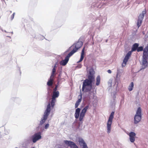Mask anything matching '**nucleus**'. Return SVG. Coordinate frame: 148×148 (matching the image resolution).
<instances>
[{
	"instance_id": "1",
	"label": "nucleus",
	"mask_w": 148,
	"mask_h": 148,
	"mask_svg": "<svg viewBox=\"0 0 148 148\" xmlns=\"http://www.w3.org/2000/svg\"><path fill=\"white\" fill-rule=\"evenodd\" d=\"M95 71L92 69H89V75L88 79H85L83 82L82 91L84 92H88L91 90L92 83L95 80Z\"/></svg>"
},
{
	"instance_id": "2",
	"label": "nucleus",
	"mask_w": 148,
	"mask_h": 148,
	"mask_svg": "<svg viewBox=\"0 0 148 148\" xmlns=\"http://www.w3.org/2000/svg\"><path fill=\"white\" fill-rule=\"evenodd\" d=\"M139 45L138 43H135L132 46L131 51H129L125 56L123 61L122 66V67H124L126 64L127 62L129 59L132 52L137 50Z\"/></svg>"
},
{
	"instance_id": "3",
	"label": "nucleus",
	"mask_w": 148,
	"mask_h": 148,
	"mask_svg": "<svg viewBox=\"0 0 148 148\" xmlns=\"http://www.w3.org/2000/svg\"><path fill=\"white\" fill-rule=\"evenodd\" d=\"M83 45V42L81 41H78L70 47L71 51L70 53L73 55L80 49Z\"/></svg>"
},
{
	"instance_id": "4",
	"label": "nucleus",
	"mask_w": 148,
	"mask_h": 148,
	"mask_svg": "<svg viewBox=\"0 0 148 148\" xmlns=\"http://www.w3.org/2000/svg\"><path fill=\"white\" fill-rule=\"evenodd\" d=\"M51 106H50V103H48L47 109L44 113L43 117L40 121V124L42 125L43 124L45 121L47 119L51 111Z\"/></svg>"
},
{
	"instance_id": "5",
	"label": "nucleus",
	"mask_w": 148,
	"mask_h": 148,
	"mask_svg": "<svg viewBox=\"0 0 148 148\" xmlns=\"http://www.w3.org/2000/svg\"><path fill=\"white\" fill-rule=\"evenodd\" d=\"M141 119V109L139 107L136 112L134 117V123L135 124L138 123Z\"/></svg>"
},
{
	"instance_id": "6",
	"label": "nucleus",
	"mask_w": 148,
	"mask_h": 148,
	"mask_svg": "<svg viewBox=\"0 0 148 148\" xmlns=\"http://www.w3.org/2000/svg\"><path fill=\"white\" fill-rule=\"evenodd\" d=\"M59 95V92H53L52 95L51 100L50 103H49L51 105L52 108H53L55 103L56 101V98L58 97Z\"/></svg>"
},
{
	"instance_id": "7",
	"label": "nucleus",
	"mask_w": 148,
	"mask_h": 148,
	"mask_svg": "<svg viewBox=\"0 0 148 148\" xmlns=\"http://www.w3.org/2000/svg\"><path fill=\"white\" fill-rule=\"evenodd\" d=\"M148 57V54L147 51L145 50H144L143 51L142 61V67L143 69H144L147 66Z\"/></svg>"
},
{
	"instance_id": "8",
	"label": "nucleus",
	"mask_w": 148,
	"mask_h": 148,
	"mask_svg": "<svg viewBox=\"0 0 148 148\" xmlns=\"http://www.w3.org/2000/svg\"><path fill=\"white\" fill-rule=\"evenodd\" d=\"M114 112H112L109 118L107 123V132L109 134L110 132L111 126L112 123V120L114 118Z\"/></svg>"
},
{
	"instance_id": "9",
	"label": "nucleus",
	"mask_w": 148,
	"mask_h": 148,
	"mask_svg": "<svg viewBox=\"0 0 148 148\" xmlns=\"http://www.w3.org/2000/svg\"><path fill=\"white\" fill-rule=\"evenodd\" d=\"M146 13L145 11H143L142 13L140 14L138 16L137 23V25L138 28L141 25L143 20Z\"/></svg>"
},
{
	"instance_id": "10",
	"label": "nucleus",
	"mask_w": 148,
	"mask_h": 148,
	"mask_svg": "<svg viewBox=\"0 0 148 148\" xmlns=\"http://www.w3.org/2000/svg\"><path fill=\"white\" fill-rule=\"evenodd\" d=\"M89 108V106L88 105L86 106L82 110L80 114L79 117V120L81 121L83 119L84 117V116L87 110Z\"/></svg>"
},
{
	"instance_id": "11",
	"label": "nucleus",
	"mask_w": 148,
	"mask_h": 148,
	"mask_svg": "<svg viewBox=\"0 0 148 148\" xmlns=\"http://www.w3.org/2000/svg\"><path fill=\"white\" fill-rule=\"evenodd\" d=\"M41 133L40 132L34 134L32 136V141L33 143H36L37 141L41 138Z\"/></svg>"
},
{
	"instance_id": "12",
	"label": "nucleus",
	"mask_w": 148,
	"mask_h": 148,
	"mask_svg": "<svg viewBox=\"0 0 148 148\" xmlns=\"http://www.w3.org/2000/svg\"><path fill=\"white\" fill-rule=\"evenodd\" d=\"M72 55L69 53L65 57L64 60H62L60 62V64L63 66L65 65L67 63L69 60V58Z\"/></svg>"
},
{
	"instance_id": "13",
	"label": "nucleus",
	"mask_w": 148,
	"mask_h": 148,
	"mask_svg": "<svg viewBox=\"0 0 148 148\" xmlns=\"http://www.w3.org/2000/svg\"><path fill=\"white\" fill-rule=\"evenodd\" d=\"M64 142L68 146L71 148H73L76 145L74 142L71 141L65 140Z\"/></svg>"
},
{
	"instance_id": "14",
	"label": "nucleus",
	"mask_w": 148,
	"mask_h": 148,
	"mask_svg": "<svg viewBox=\"0 0 148 148\" xmlns=\"http://www.w3.org/2000/svg\"><path fill=\"white\" fill-rule=\"evenodd\" d=\"M129 135L130 136V140L132 143L134 142L135 140V137L136 136V134L133 132H131L129 133Z\"/></svg>"
},
{
	"instance_id": "15",
	"label": "nucleus",
	"mask_w": 148,
	"mask_h": 148,
	"mask_svg": "<svg viewBox=\"0 0 148 148\" xmlns=\"http://www.w3.org/2000/svg\"><path fill=\"white\" fill-rule=\"evenodd\" d=\"M85 47H84L83 48L81 53V57L80 60L77 62V63H79L82 61L84 58V51H85Z\"/></svg>"
},
{
	"instance_id": "16",
	"label": "nucleus",
	"mask_w": 148,
	"mask_h": 148,
	"mask_svg": "<svg viewBox=\"0 0 148 148\" xmlns=\"http://www.w3.org/2000/svg\"><path fill=\"white\" fill-rule=\"evenodd\" d=\"M80 111V109L79 108H78L76 109L75 116L76 119H77L79 118Z\"/></svg>"
},
{
	"instance_id": "17",
	"label": "nucleus",
	"mask_w": 148,
	"mask_h": 148,
	"mask_svg": "<svg viewBox=\"0 0 148 148\" xmlns=\"http://www.w3.org/2000/svg\"><path fill=\"white\" fill-rule=\"evenodd\" d=\"M82 99V95H80V98H79L77 101H76V102L75 103V108H77L78 106L80 104V103L81 102Z\"/></svg>"
},
{
	"instance_id": "18",
	"label": "nucleus",
	"mask_w": 148,
	"mask_h": 148,
	"mask_svg": "<svg viewBox=\"0 0 148 148\" xmlns=\"http://www.w3.org/2000/svg\"><path fill=\"white\" fill-rule=\"evenodd\" d=\"M53 79L50 78L47 82V84L49 86H51L53 85Z\"/></svg>"
},
{
	"instance_id": "19",
	"label": "nucleus",
	"mask_w": 148,
	"mask_h": 148,
	"mask_svg": "<svg viewBox=\"0 0 148 148\" xmlns=\"http://www.w3.org/2000/svg\"><path fill=\"white\" fill-rule=\"evenodd\" d=\"M100 76L99 75L96 78V85L97 86H98L100 83Z\"/></svg>"
},
{
	"instance_id": "20",
	"label": "nucleus",
	"mask_w": 148,
	"mask_h": 148,
	"mask_svg": "<svg viewBox=\"0 0 148 148\" xmlns=\"http://www.w3.org/2000/svg\"><path fill=\"white\" fill-rule=\"evenodd\" d=\"M134 87V83L133 82H131L130 85L128 87V90L129 91H132L133 89V88Z\"/></svg>"
},
{
	"instance_id": "21",
	"label": "nucleus",
	"mask_w": 148,
	"mask_h": 148,
	"mask_svg": "<svg viewBox=\"0 0 148 148\" xmlns=\"http://www.w3.org/2000/svg\"><path fill=\"white\" fill-rule=\"evenodd\" d=\"M56 75V73H54L53 72H52L50 78L53 79Z\"/></svg>"
},
{
	"instance_id": "22",
	"label": "nucleus",
	"mask_w": 148,
	"mask_h": 148,
	"mask_svg": "<svg viewBox=\"0 0 148 148\" xmlns=\"http://www.w3.org/2000/svg\"><path fill=\"white\" fill-rule=\"evenodd\" d=\"M143 50V47L142 46H140L139 47H138L137 51L138 52L142 51Z\"/></svg>"
},
{
	"instance_id": "23",
	"label": "nucleus",
	"mask_w": 148,
	"mask_h": 148,
	"mask_svg": "<svg viewBox=\"0 0 148 148\" xmlns=\"http://www.w3.org/2000/svg\"><path fill=\"white\" fill-rule=\"evenodd\" d=\"M6 40L7 42L11 41V37L9 36H7L6 38Z\"/></svg>"
},
{
	"instance_id": "24",
	"label": "nucleus",
	"mask_w": 148,
	"mask_h": 148,
	"mask_svg": "<svg viewBox=\"0 0 148 148\" xmlns=\"http://www.w3.org/2000/svg\"><path fill=\"white\" fill-rule=\"evenodd\" d=\"M58 86V85H56L55 88L53 89V92H57V91Z\"/></svg>"
},
{
	"instance_id": "25",
	"label": "nucleus",
	"mask_w": 148,
	"mask_h": 148,
	"mask_svg": "<svg viewBox=\"0 0 148 148\" xmlns=\"http://www.w3.org/2000/svg\"><path fill=\"white\" fill-rule=\"evenodd\" d=\"M15 13L14 12V13H13V14L11 16V19L12 20L13 19V18H14V15H15Z\"/></svg>"
},
{
	"instance_id": "26",
	"label": "nucleus",
	"mask_w": 148,
	"mask_h": 148,
	"mask_svg": "<svg viewBox=\"0 0 148 148\" xmlns=\"http://www.w3.org/2000/svg\"><path fill=\"white\" fill-rule=\"evenodd\" d=\"M49 125L48 124H46L45 126V129H47L49 127Z\"/></svg>"
},
{
	"instance_id": "27",
	"label": "nucleus",
	"mask_w": 148,
	"mask_h": 148,
	"mask_svg": "<svg viewBox=\"0 0 148 148\" xmlns=\"http://www.w3.org/2000/svg\"><path fill=\"white\" fill-rule=\"evenodd\" d=\"M83 148H88L87 146L85 143H84L83 145Z\"/></svg>"
},
{
	"instance_id": "28",
	"label": "nucleus",
	"mask_w": 148,
	"mask_h": 148,
	"mask_svg": "<svg viewBox=\"0 0 148 148\" xmlns=\"http://www.w3.org/2000/svg\"><path fill=\"white\" fill-rule=\"evenodd\" d=\"M56 69L55 68H53V69H52V72L53 73H56Z\"/></svg>"
},
{
	"instance_id": "29",
	"label": "nucleus",
	"mask_w": 148,
	"mask_h": 148,
	"mask_svg": "<svg viewBox=\"0 0 148 148\" xmlns=\"http://www.w3.org/2000/svg\"><path fill=\"white\" fill-rule=\"evenodd\" d=\"M107 72H108V73H112V71H111L109 69V70H108V71H107Z\"/></svg>"
},
{
	"instance_id": "30",
	"label": "nucleus",
	"mask_w": 148,
	"mask_h": 148,
	"mask_svg": "<svg viewBox=\"0 0 148 148\" xmlns=\"http://www.w3.org/2000/svg\"><path fill=\"white\" fill-rule=\"evenodd\" d=\"M73 148H79L78 146L76 145Z\"/></svg>"
},
{
	"instance_id": "31",
	"label": "nucleus",
	"mask_w": 148,
	"mask_h": 148,
	"mask_svg": "<svg viewBox=\"0 0 148 148\" xmlns=\"http://www.w3.org/2000/svg\"><path fill=\"white\" fill-rule=\"evenodd\" d=\"M56 65H55L54 66V67H53V68H56Z\"/></svg>"
},
{
	"instance_id": "32",
	"label": "nucleus",
	"mask_w": 148,
	"mask_h": 148,
	"mask_svg": "<svg viewBox=\"0 0 148 148\" xmlns=\"http://www.w3.org/2000/svg\"><path fill=\"white\" fill-rule=\"evenodd\" d=\"M32 148H34V147H33Z\"/></svg>"
}]
</instances>
